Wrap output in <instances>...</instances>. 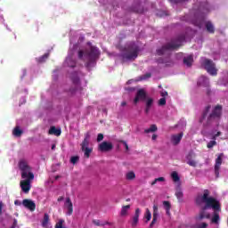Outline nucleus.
Returning a JSON list of instances; mask_svg holds the SVG:
<instances>
[{
	"label": "nucleus",
	"instance_id": "obj_27",
	"mask_svg": "<svg viewBox=\"0 0 228 228\" xmlns=\"http://www.w3.org/2000/svg\"><path fill=\"white\" fill-rule=\"evenodd\" d=\"M156 131H158V126L151 125L150 128L144 130V133H156Z\"/></svg>",
	"mask_w": 228,
	"mask_h": 228
},
{
	"label": "nucleus",
	"instance_id": "obj_2",
	"mask_svg": "<svg viewBox=\"0 0 228 228\" xmlns=\"http://www.w3.org/2000/svg\"><path fill=\"white\" fill-rule=\"evenodd\" d=\"M220 115H222V107L216 106L215 107L212 114H210L208 119V125L205 126L204 130H202L203 136H207L208 138H211V140L208 144V149H213L215 145H216V137L220 136V132L212 130L211 132H208V130L213 129V127H218V124L220 122Z\"/></svg>",
	"mask_w": 228,
	"mask_h": 228
},
{
	"label": "nucleus",
	"instance_id": "obj_41",
	"mask_svg": "<svg viewBox=\"0 0 228 228\" xmlns=\"http://www.w3.org/2000/svg\"><path fill=\"white\" fill-rule=\"evenodd\" d=\"M177 127H186V121L182 120L178 125Z\"/></svg>",
	"mask_w": 228,
	"mask_h": 228
},
{
	"label": "nucleus",
	"instance_id": "obj_37",
	"mask_svg": "<svg viewBox=\"0 0 228 228\" xmlns=\"http://www.w3.org/2000/svg\"><path fill=\"white\" fill-rule=\"evenodd\" d=\"M159 208H158V205H154L153 206V216H159Z\"/></svg>",
	"mask_w": 228,
	"mask_h": 228
},
{
	"label": "nucleus",
	"instance_id": "obj_54",
	"mask_svg": "<svg viewBox=\"0 0 228 228\" xmlns=\"http://www.w3.org/2000/svg\"><path fill=\"white\" fill-rule=\"evenodd\" d=\"M133 81H134V80H128V81H127V84H128V85H131V83H133Z\"/></svg>",
	"mask_w": 228,
	"mask_h": 228
},
{
	"label": "nucleus",
	"instance_id": "obj_47",
	"mask_svg": "<svg viewBox=\"0 0 228 228\" xmlns=\"http://www.w3.org/2000/svg\"><path fill=\"white\" fill-rule=\"evenodd\" d=\"M3 201H0V215H3V208H4Z\"/></svg>",
	"mask_w": 228,
	"mask_h": 228
},
{
	"label": "nucleus",
	"instance_id": "obj_39",
	"mask_svg": "<svg viewBox=\"0 0 228 228\" xmlns=\"http://www.w3.org/2000/svg\"><path fill=\"white\" fill-rule=\"evenodd\" d=\"M167 104V99L160 98L159 101V106H165Z\"/></svg>",
	"mask_w": 228,
	"mask_h": 228
},
{
	"label": "nucleus",
	"instance_id": "obj_18",
	"mask_svg": "<svg viewBox=\"0 0 228 228\" xmlns=\"http://www.w3.org/2000/svg\"><path fill=\"white\" fill-rule=\"evenodd\" d=\"M183 139V133H180L178 134L172 135L171 142L174 143V145H177L179 142Z\"/></svg>",
	"mask_w": 228,
	"mask_h": 228
},
{
	"label": "nucleus",
	"instance_id": "obj_5",
	"mask_svg": "<svg viewBox=\"0 0 228 228\" xmlns=\"http://www.w3.org/2000/svg\"><path fill=\"white\" fill-rule=\"evenodd\" d=\"M200 11L201 12L196 17V20L192 21V24L200 28V29L204 28L205 26L208 33H215V26H213V23L206 20V13L209 12V9H208V7H200Z\"/></svg>",
	"mask_w": 228,
	"mask_h": 228
},
{
	"label": "nucleus",
	"instance_id": "obj_57",
	"mask_svg": "<svg viewBox=\"0 0 228 228\" xmlns=\"http://www.w3.org/2000/svg\"><path fill=\"white\" fill-rule=\"evenodd\" d=\"M209 110V107L207 108V111Z\"/></svg>",
	"mask_w": 228,
	"mask_h": 228
},
{
	"label": "nucleus",
	"instance_id": "obj_46",
	"mask_svg": "<svg viewBox=\"0 0 228 228\" xmlns=\"http://www.w3.org/2000/svg\"><path fill=\"white\" fill-rule=\"evenodd\" d=\"M14 205H15V206H22V202H20V200H16L14 201Z\"/></svg>",
	"mask_w": 228,
	"mask_h": 228
},
{
	"label": "nucleus",
	"instance_id": "obj_28",
	"mask_svg": "<svg viewBox=\"0 0 228 228\" xmlns=\"http://www.w3.org/2000/svg\"><path fill=\"white\" fill-rule=\"evenodd\" d=\"M136 175L134 174V172L130 171L128 173H126V179L127 181H133L134 179H135Z\"/></svg>",
	"mask_w": 228,
	"mask_h": 228
},
{
	"label": "nucleus",
	"instance_id": "obj_4",
	"mask_svg": "<svg viewBox=\"0 0 228 228\" xmlns=\"http://www.w3.org/2000/svg\"><path fill=\"white\" fill-rule=\"evenodd\" d=\"M99 54H101L99 48L88 43L86 51H80L78 53V58L86 61V67H92V63H94L95 60L99 58Z\"/></svg>",
	"mask_w": 228,
	"mask_h": 228
},
{
	"label": "nucleus",
	"instance_id": "obj_29",
	"mask_svg": "<svg viewBox=\"0 0 228 228\" xmlns=\"http://www.w3.org/2000/svg\"><path fill=\"white\" fill-rule=\"evenodd\" d=\"M171 177L174 183H179L180 178H179V174H177V172L174 171L173 173H171Z\"/></svg>",
	"mask_w": 228,
	"mask_h": 228
},
{
	"label": "nucleus",
	"instance_id": "obj_40",
	"mask_svg": "<svg viewBox=\"0 0 228 228\" xmlns=\"http://www.w3.org/2000/svg\"><path fill=\"white\" fill-rule=\"evenodd\" d=\"M187 163L190 167H197V162L195 160H188Z\"/></svg>",
	"mask_w": 228,
	"mask_h": 228
},
{
	"label": "nucleus",
	"instance_id": "obj_55",
	"mask_svg": "<svg viewBox=\"0 0 228 228\" xmlns=\"http://www.w3.org/2000/svg\"><path fill=\"white\" fill-rule=\"evenodd\" d=\"M80 38H81L82 41L85 40V37H81Z\"/></svg>",
	"mask_w": 228,
	"mask_h": 228
},
{
	"label": "nucleus",
	"instance_id": "obj_9",
	"mask_svg": "<svg viewBox=\"0 0 228 228\" xmlns=\"http://www.w3.org/2000/svg\"><path fill=\"white\" fill-rule=\"evenodd\" d=\"M140 215H142V209L135 208L134 215L132 216L129 221L131 227H138V224H140Z\"/></svg>",
	"mask_w": 228,
	"mask_h": 228
},
{
	"label": "nucleus",
	"instance_id": "obj_43",
	"mask_svg": "<svg viewBox=\"0 0 228 228\" xmlns=\"http://www.w3.org/2000/svg\"><path fill=\"white\" fill-rule=\"evenodd\" d=\"M156 222H158V216H153V219L151 221V227H152V225H154V224H156Z\"/></svg>",
	"mask_w": 228,
	"mask_h": 228
},
{
	"label": "nucleus",
	"instance_id": "obj_53",
	"mask_svg": "<svg viewBox=\"0 0 228 228\" xmlns=\"http://www.w3.org/2000/svg\"><path fill=\"white\" fill-rule=\"evenodd\" d=\"M54 149H56V144L52 145V151H54Z\"/></svg>",
	"mask_w": 228,
	"mask_h": 228
},
{
	"label": "nucleus",
	"instance_id": "obj_26",
	"mask_svg": "<svg viewBox=\"0 0 228 228\" xmlns=\"http://www.w3.org/2000/svg\"><path fill=\"white\" fill-rule=\"evenodd\" d=\"M163 206H164V208L166 209L167 215H170V208H171L170 202L163 201Z\"/></svg>",
	"mask_w": 228,
	"mask_h": 228
},
{
	"label": "nucleus",
	"instance_id": "obj_10",
	"mask_svg": "<svg viewBox=\"0 0 228 228\" xmlns=\"http://www.w3.org/2000/svg\"><path fill=\"white\" fill-rule=\"evenodd\" d=\"M179 45H181V43H176V44H170L167 45V46H163L161 49H158L157 50V54L159 56H161V54H165V53H167V51L170 50V49H176V47H179Z\"/></svg>",
	"mask_w": 228,
	"mask_h": 228
},
{
	"label": "nucleus",
	"instance_id": "obj_35",
	"mask_svg": "<svg viewBox=\"0 0 228 228\" xmlns=\"http://www.w3.org/2000/svg\"><path fill=\"white\" fill-rule=\"evenodd\" d=\"M48 58H49V53H45V55H43L38 59V62L44 63V61H45Z\"/></svg>",
	"mask_w": 228,
	"mask_h": 228
},
{
	"label": "nucleus",
	"instance_id": "obj_49",
	"mask_svg": "<svg viewBox=\"0 0 228 228\" xmlns=\"http://www.w3.org/2000/svg\"><path fill=\"white\" fill-rule=\"evenodd\" d=\"M158 138V135L156 134H154L151 137L152 140H156Z\"/></svg>",
	"mask_w": 228,
	"mask_h": 228
},
{
	"label": "nucleus",
	"instance_id": "obj_22",
	"mask_svg": "<svg viewBox=\"0 0 228 228\" xmlns=\"http://www.w3.org/2000/svg\"><path fill=\"white\" fill-rule=\"evenodd\" d=\"M158 63H162V64L166 65V67H168V66L172 65V60H171L170 57L168 56V57H166L165 60L159 59V60L158 61Z\"/></svg>",
	"mask_w": 228,
	"mask_h": 228
},
{
	"label": "nucleus",
	"instance_id": "obj_33",
	"mask_svg": "<svg viewBox=\"0 0 228 228\" xmlns=\"http://www.w3.org/2000/svg\"><path fill=\"white\" fill-rule=\"evenodd\" d=\"M83 151L85 152L86 158H90V154H92V149L86 147Z\"/></svg>",
	"mask_w": 228,
	"mask_h": 228
},
{
	"label": "nucleus",
	"instance_id": "obj_8",
	"mask_svg": "<svg viewBox=\"0 0 228 228\" xmlns=\"http://www.w3.org/2000/svg\"><path fill=\"white\" fill-rule=\"evenodd\" d=\"M200 62L202 67H204V69L207 70V72H208V74H210V76H216L218 69H216L215 63L206 58H201Z\"/></svg>",
	"mask_w": 228,
	"mask_h": 228
},
{
	"label": "nucleus",
	"instance_id": "obj_42",
	"mask_svg": "<svg viewBox=\"0 0 228 228\" xmlns=\"http://www.w3.org/2000/svg\"><path fill=\"white\" fill-rule=\"evenodd\" d=\"M104 140V135L102 134H99L97 136V142H102Z\"/></svg>",
	"mask_w": 228,
	"mask_h": 228
},
{
	"label": "nucleus",
	"instance_id": "obj_21",
	"mask_svg": "<svg viewBox=\"0 0 228 228\" xmlns=\"http://www.w3.org/2000/svg\"><path fill=\"white\" fill-rule=\"evenodd\" d=\"M143 218L145 224H149V222H151V219L152 218V214L151 213V210L149 208L145 209Z\"/></svg>",
	"mask_w": 228,
	"mask_h": 228
},
{
	"label": "nucleus",
	"instance_id": "obj_12",
	"mask_svg": "<svg viewBox=\"0 0 228 228\" xmlns=\"http://www.w3.org/2000/svg\"><path fill=\"white\" fill-rule=\"evenodd\" d=\"M113 149V144L111 142H103L99 144V151L102 152H108V151H111Z\"/></svg>",
	"mask_w": 228,
	"mask_h": 228
},
{
	"label": "nucleus",
	"instance_id": "obj_58",
	"mask_svg": "<svg viewBox=\"0 0 228 228\" xmlns=\"http://www.w3.org/2000/svg\"><path fill=\"white\" fill-rule=\"evenodd\" d=\"M55 179H58V176H56Z\"/></svg>",
	"mask_w": 228,
	"mask_h": 228
},
{
	"label": "nucleus",
	"instance_id": "obj_17",
	"mask_svg": "<svg viewBox=\"0 0 228 228\" xmlns=\"http://www.w3.org/2000/svg\"><path fill=\"white\" fill-rule=\"evenodd\" d=\"M42 227L44 228H52L51 223L49 222V215L45 214L44 218L42 220Z\"/></svg>",
	"mask_w": 228,
	"mask_h": 228
},
{
	"label": "nucleus",
	"instance_id": "obj_15",
	"mask_svg": "<svg viewBox=\"0 0 228 228\" xmlns=\"http://www.w3.org/2000/svg\"><path fill=\"white\" fill-rule=\"evenodd\" d=\"M64 208L67 209V215H72L74 209L72 208V201H70V198L66 199Z\"/></svg>",
	"mask_w": 228,
	"mask_h": 228
},
{
	"label": "nucleus",
	"instance_id": "obj_38",
	"mask_svg": "<svg viewBox=\"0 0 228 228\" xmlns=\"http://www.w3.org/2000/svg\"><path fill=\"white\" fill-rule=\"evenodd\" d=\"M175 195H176L178 200H182V199H183V191H181V190L176 191Z\"/></svg>",
	"mask_w": 228,
	"mask_h": 228
},
{
	"label": "nucleus",
	"instance_id": "obj_24",
	"mask_svg": "<svg viewBox=\"0 0 228 228\" xmlns=\"http://www.w3.org/2000/svg\"><path fill=\"white\" fill-rule=\"evenodd\" d=\"M154 102V100L152 98H146V113H149L151 111V107L152 106Z\"/></svg>",
	"mask_w": 228,
	"mask_h": 228
},
{
	"label": "nucleus",
	"instance_id": "obj_48",
	"mask_svg": "<svg viewBox=\"0 0 228 228\" xmlns=\"http://www.w3.org/2000/svg\"><path fill=\"white\" fill-rule=\"evenodd\" d=\"M93 224H94V225H101V222L99 220L93 221Z\"/></svg>",
	"mask_w": 228,
	"mask_h": 228
},
{
	"label": "nucleus",
	"instance_id": "obj_20",
	"mask_svg": "<svg viewBox=\"0 0 228 228\" xmlns=\"http://www.w3.org/2000/svg\"><path fill=\"white\" fill-rule=\"evenodd\" d=\"M129 209H131V205L123 206L120 210V216H127Z\"/></svg>",
	"mask_w": 228,
	"mask_h": 228
},
{
	"label": "nucleus",
	"instance_id": "obj_16",
	"mask_svg": "<svg viewBox=\"0 0 228 228\" xmlns=\"http://www.w3.org/2000/svg\"><path fill=\"white\" fill-rule=\"evenodd\" d=\"M199 86H209V79L208 77L201 76L198 80Z\"/></svg>",
	"mask_w": 228,
	"mask_h": 228
},
{
	"label": "nucleus",
	"instance_id": "obj_6",
	"mask_svg": "<svg viewBox=\"0 0 228 228\" xmlns=\"http://www.w3.org/2000/svg\"><path fill=\"white\" fill-rule=\"evenodd\" d=\"M76 49H77V46L73 45L72 48V41H70L69 53L63 63L64 67H69L70 69H74V67H76V58H74V51H76Z\"/></svg>",
	"mask_w": 228,
	"mask_h": 228
},
{
	"label": "nucleus",
	"instance_id": "obj_34",
	"mask_svg": "<svg viewBox=\"0 0 228 228\" xmlns=\"http://www.w3.org/2000/svg\"><path fill=\"white\" fill-rule=\"evenodd\" d=\"M156 183H165V177H159V178H156V179L151 183V186H154V184H156Z\"/></svg>",
	"mask_w": 228,
	"mask_h": 228
},
{
	"label": "nucleus",
	"instance_id": "obj_30",
	"mask_svg": "<svg viewBox=\"0 0 228 228\" xmlns=\"http://www.w3.org/2000/svg\"><path fill=\"white\" fill-rule=\"evenodd\" d=\"M71 79L75 85H77L79 83V78L77 77V72H75L71 75Z\"/></svg>",
	"mask_w": 228,
	"mask_h": 228
},
{
	"label": "nucleus",
	"instance_id": "obj_45",
	"mask_svg": "<svg viewBox=\"0 0 228 228\" xmlns=\"http://www.w3.org/2000/svg\"><path fill=\"white\" fill-rule=\"evenodd\" d=\"M160 95H161V97L165 98V97L168 96V93L167 91H162L160 93Z\"/></svg>",
	"mask_w": 228,
	"mask_h": 228
},
{
	"label": "nucleus",
	"instance_id": "obj_51",
	"mask_svg": "<svg viewBox=\"0 0 228 228\" xmlns=\"http://www.w3.org/2000/svg\"><path fill=\"white\" fill-rule=\"evenodd\" d=\"M52 183H53L52 180H48V181L45 182V184L49 185V184H51Z\"/></svg>",
	"mask_w": 228,
	"mask_h": 228
},
{
	"label": "nucleus",
	"instance_id": "obj_7",
	"mask_svg": "<svg viewBox=\"0 0 228 228\" xmlns=\"http://www.w3.org/2000/svg\"><path fill=\"white\" fill-rule=\"evenodd\" d=\"M138 57V46L132 44L127 48H126L125 53H123L124 60H135Z\"/></svg>",
	"mask_w": 228,
	"mask_h": 228
},
{
	"label": "nucleus",
	"instance_id": "obj_36",
	"mask_svg": "<svg viewBox=\"0 0 228 228\" xmlns=\"http://www.w3.org/2000/svg\"><path fill=\"white\" fill-rule=\"evenodd\" d=\"M65 221L63 219H60L58 223L55 224V228H65L63 227V224Z\"/></svg>",
	"mask_w": 228,
	"mask_h": 228
},
{
	"label": "nucleus",
	"instance_id": "obj_11",
	"mask_svg": "<svg viewBox=\"0 0 228 228\" xmlns=\"http://www.w3.org/2000/svg\"><path fill=\"white\" fill-rule=\"evenodd\" d=\"M147 98V94H145V91L143 89H141L137 92V94L134 100V104L137 102H140V101H145Z\"/></svg>",
	"mask_w": 228,
	"mask_h": 228
},
{
	"label": "nucleus",
	"instance_id": "obj_3",
	"mask_svg": "<svg viewBox=\"0 0 228 228\" xmlns=\"http://www.w3.org/2000/svg\"><path fill=\"white\" fill-rule=\"evenodd\" d=\"M19 168L20 170L22 179L20 183V186L24 193H29V191L31 190V181L35 179V175L26 159L20 160Z\"/></svg>",
	"mask_w": 228,
	"mask_h": 228
},
{
	"label": "nucleus",
	"instance_id": "obj_23",
	"mask_svg": "<svg viewBox=\"0 0 228 228\" xmlns=\"http://www.w3.org/2000/svg\"><path fill=\"white\" fill-rule=\"evenodd\" d=\"M49 134H54L55 136H60V134H61V129L52 126L49 130Z\"/></svg>",
	"mask_w": 228,
	"mask_h": 228
},
{
	"label": "nucleus",
	"instance_id": "obj_14",
	"mask_svg": "<svg viewBox=\"0 0 228 228\" xmlns=\"http://www.w3.org/2000/svg\"><path fill=\"white\" fill-rule=\"evenodd\" d=\"M224 155L221 154L217 157V159H216V166H215V174H216V177H218V175H220V166L222 165V157Z\"/></svg>",
	"mask_w": 228,
	"mask_h": 228
},
{
	"label": "nucleus",
	"instance_id": "obj_32",
	"mask_svg": "<svg viewBox=\"0 0 228 228\" xmlns=\"http://www.w3.org/2000/svg\"><path fill=\"white\" fill-rule=\"evenodd\" d=\"M9 224H12L10 228H19V226H17V219L10 218Z\"/></svg>",
	"mask_w": 228,
	"mask_h": 228
},
{
	"label": "nucleus",
	"instance_id": "obj_19",
	"mask_svg": "<svg viewBox=\"0 0 228 228\" xmlns=\"http://www.w3.org/2000/svg\"><path fill=\"white\" fill-rule=\"evenodd\" d=\"M183 63L187 67H191V65L193 63V55L190 54V55L185 56L183 58Z\"/></svg>",
	"mask_w": 228,
	"mask_h": 228
},
{
	"label": "nucleus",
	"instance_id": "obj_50",
	"mask_svg": "<svg viewBox=\"0 0 228 228\" xmlns=\"http://www.w3.org/2000/svg\"><path fill=\"white\" fill-rule=\"evenodd\" d=\"M124 145H125L126 151H129V146L127 145V142H124Z\"/></svg>",
	"mask_w": 228,
	"mask_h": 228
},
{
	"label": "nucleus",
	"instance_id": "obj_13",
	"mask_svg": "<svg viewBox=\"0 0 228 228\" xmlns=\"http://www.w3.org/2000/svg\"><path fill=\"white\" fill-rule=\"evenodd\" d=\"M22 206H24V208H26L27 209H29V211H34L37 208V205L31 200H23Z\"/></svg>",
	"mask_w": 228,
	"mask_h": 228
},
{
	"label": "nucleus",
	"instance_id": "obj_1",
	"mask_svg": "<svg viewBox=\"0 0 228 228\" xmlns=\"http://www.w3.org/2000/svg\"><path fill=\"white\" fill-rule=\"evenodd\" d=\"M196 203L198 204V206H202V204H205V206L200 212V214L195 216V225H187V228H208V224L202 222L204 218H211V224L220 225V215L218 214L220 213V202H218L216 199L209 197V191L206 190L204 191L203 195L198 196L196 199ZM210 208L215 211L212 217L209 213L206 212V209Z\"/></svg>",
	"mask_w": 228,
	"mask_h": 228
},
{
	"label": "nucleus",
	"instance_id": "obj_59",
	"mask_svg": "<svg viewBox=\"0 0 228 228\" xmlns=\"http://www.w3.org/2000/svg\"><path fill=\"white\" fill-rule=\"evenodd\" d=\"M204 117H206V113L204 114Z\"/></svg>",
	"mask_w": 228,
	"mask_h": 228
},
{
	"label": "nucleus",
	"instance_id": "obj_31",
	"mask_svg": "<svg viewBox=\"0 0 228 228\" xmlns=\"http://www.w3.org/2000/svg\"><path fill=\"white\" fill-rule=\"evenodd\" d=\"M88 138H90V136H86L84 140V142H82V151H85V149H86V147H88L89 144V141Z\"/></svg>",
	"mask_w": 228,
	"mask_h": 228
},
{
	"label": "nucleus",
	"instance_id": "obj_44",
	"mask_svg": "<svg viewBox=\"0 0 228 228\" xmlns=\"http://www.w3.org/2000/svg\"><path fill=\"white\" fill-rule=\"evenodd\" d=\"M78 159H79V158H77V157H72L70 161H71V163H73V165H75V163H77Z\"/></svg>",
	"mask_w": 228,
	"mask_h": 228
},
{
	"label": "nucleus",
	"instance_id": "obj_25",
	"mask_svg": "<svg viewBox=\"0 0 228 228\" xmlns=\"http://www.w3.org/2000/svg\"><path fill=\"white\" fill-rule=\"evenodd\" d=\"M12 134L13 136L19 137L20 136V134H22V130H20V127L16 126L12 131Z\"/></svg>",
	"mask_w": 228,
	"mask_h": 228
},
{
	"label": "nucleus",
	"instance_id": "obj_56",
	"mask_svg": "<svg viewBox=\"0 0 228 228\" xmlns=\"http://www.w3.org/2000/svg\"><path fill=\"white\" fill-rule=\"evenodd\" d=\"M122 106H126V102H122Z\"/></svg>",
	"mask_w": 228,
	"mask_h": 228
},
{
	"label": "nucleus",
	"instance_id": "obj_52",
	"mask_svg": "<svg viewBox=\"0 0 228 228\" xmlns=\"http://www.w3.org/2000/svg\"><path fill=\"white\" fill-rule=\"evenodd\" d=\"M171 3H179V0H169Z\"/></svg>",
	"mask_w": 228,
	"mask_h": 228
}]
</instances>
